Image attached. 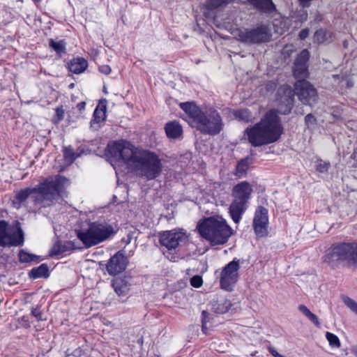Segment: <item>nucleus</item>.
Listing matches in <instances>:
<instances>
[{
    "instance_id": "obj_18",
    "label": "nucleus",
    "mask_w": 357,
    "mask_h": 357,
    "mask_svg": "<svg viewBox=\"0 0 357 357\" xmlns=\"http://www.w3.org/2000/svg\"><path fill=\"white\" fill-rule=\"evenodd\" d=\"M88 67L87 61L82 57L74 58L68 63L69 70L75 74H80Z\"/></svg>"
},
{
    "instance_id": "obj_45",
    "label": "nucleus",
    "mask_w": 357,
    "mask_h": 357,
    "mask_svg": "<svg viewBox=\"0 0 357 357\" xmlns=\"http://www.w3.org/2000/svg\"><path fill=\"white\" fill-rule=\"evenodd\" d=\"M269 351L270 353L275 357H284L283 356H282L281 354H280L275 349L273 348H270L269 349Z\"/></svg>"
},
{
    "instance_id": "obj_17",
    "label": "nucleus",
    "mask_w": 357,
    "mask_h": 357,
    "mask_svg": "<svg viewBox=\"0 0 357 357\" xmlns=\"http://www.w3.org/2000/svg\"><path fill=\"white\" fill-rule=\"evenodd\" d=\"M211 310L215 313L223 314L229 311L231 303L227 298L222 296H215L210 302Z\"/></svg>"
},
{
    "instance_id": "obj_33",
    "label": "nucleus",
    "mask_w": 357,
    "mask_h": 357,
    "mask_svg": "<svg viewBox=\"0 0 357 357\" xmlns=\"http://www.w3.org/2000/svg\"><path fill=\"white\" fill-rule=\"evenodd\" d=\"M331 167V164L328 162L318 160L316 162V169L321 173H326L328 172Z\"/></svg>"
},
{
    "instance_id": "obj_5",
    "label": "nucleus",
    "mask_w": 357,
    "mask_h": 357,
    "mask_svg": "<svg viewBox=\"0 0 357 357\" xmlns=\"http://www.w3.org/2000/svg\"><path fill=\"white\" fill-rule=\"evenodd\" d=\"M200 235L212 245L226 243L232 234L231 228L222 218H209L198 225Z\"/></svg>"
},
{
    "instance_id": "obj_3",
    "label": "nucleus",
    "mask_w": 357,
    "mask_h": 357,
    "mask_svg": "<svg viewBox=\"0 0 357 357\" xmlns=\"http://www.w3.org/2000/svg\"><path fill=\"white\" fill-rule=\"evenodd\" d=\"M66 182L67 180L61 176L54 178H48L34 188L20 190L17 192L15 199L22 203L30 197L35 205L48 207L63 196V187Z\"/></svg>"
},
{
    "instance_id": "obj_23",
    "label": "nucleus",
    "mask_w": 357,
    "mask_h": 357,
    "mask_svg": "<svg viewBox=\"0 0 357 357\" xmlns=\"http://www.w3.org/2000/svg\"><path fill=\"white\" fill-rule=\"evenodd\" d=\"M49 268L47 264H42L39 266L33 268L30 272V277L36 279L39 278H47Z\"/></svg>"
},
{
    "instance_id": "obj_19",
    "label": "nucleus",
    "mask_w": 357,
    "mask_h": 357,
    "mask_svg": "<svg viewBox=\"0 0 357 357\" xmlns=\"http://www.w3.org/2000/svg\"><path fill=\"white\" fill-rule=\"evenodd\" d=\"M251 3L258 10L271 13L275 10L272 0H250Z\"/></svg>"
},
{
    "instance_id": "obj_26",
    "label": "nucleus",
    "mask_w": 357,
    "mask_h": 357,
    "mask_svg": "<svg viewBox=\"0 0 357 357\" xmlns=\"http://www.w3.org/2000/svg\"><path fill=\"white\" fill-rule=\"evenodd\" d=\"M81 154L82 151L75 152L70 146L66 147L63 150L65 160L70 163H72L76 158L79 157Z\"/></svg>"
},
{
    "instance_id": "obj_49",
    "label": "nucleus",
    "mask_w": 357,
    "mask_h": 357,
    "mask_svg": "<svg viewBox=\"0 0 357 357\" xmlns=\"http://www.w3.org/2000/svg\"><path fill=\"white\" fill-rule=\"evenodd\" d=\"M342 85H344V83H347V87H350L352 86V83H350L348 80L347 79H342Z\"/></svg>"
},
{
    "instance_id": "obj_39",
    "label": "nucleus",
    "mask_w": 357,
    "mask_h": 357,
    "mask_svg": "<svg viewBox=\"0 0 357 357\" xmlns=\"http://www.w3.org/2000/svg\"><path fill=\"white\" fill-rule=\"evenodd\" d=\"M307 318L317 327H319L320 322L317 316L312 312L307 317Z\"/></svg>"
},
{
    "instance_id": "obj_20",
    "label": "nucleus",
    "mask_w": 357,
    "mask_h": 357,
    "mask_svg": "<svg viewBox=\"0 0 357 357\" xmlns=\"http://www.w3.org/2000/svg\"><path fill=\"white\" fill-rule=\"evenodd\" d=\"M332 38V33L324 29H318L314 34L313 41L318 44L329 42Z\"/></svg>"
},
{
    "instance_id": "obj_9",
    "label": "nucleus",
    "mask_w": 357,
    "mask_h": 357,
    "mask_svg": "<svg viewBox=\"0 0 357 357\" xmlns=\"http://www.w3.org/2000/svg\"><path fill=\"white\" fill-rule=\"evenodd\" d=\"M24 242V232L18 221L9 225L6 220H0L1 247H20L23 245Z\"/></svg>"
},
{
    "instance_id": "obj_15",
    "label": "nucleus",
    "mask_w": 357,
    "mask_h": 357,
    "mask_svg": "<svg viewBox=\"0 0 357 357\" xmlns=\"http://www.w3.org/2000/svg\"><path fill=\"white\" fill-rule=\"evenodd\" d=\"M128 261L121 251H119L111 257L107 264V270L110 275H115L122 273L126 268Z\"/></svg>"
},
{
    "instance_id": "obj_34",
    "label": "nucleus",
    "mask_w": 357,
    "mask_h": 357,
    "mask_svg": "<svg viewBox=\"0 0 357 357\" xmlns=\"http://www.w3.org/2000/svg\"><path fill=\"white\" fill-rule=\"evenodd\" d=\"M305 123L308 129L314 130L317 125V119L312 114H309L305 118Z\"/></svg>"
},
{
    "instance_id": "obj_52",
    "label": "nucleus",
    "mask_w": 357,
    "mask_h": 357,
    "mask_svg": "<svg viewBox=\"0 0 357 357\" xmlns=\"http://www.w3.org/2000/svg\"><path fill=\"white\" fill-rule=\"evenodd\" d=\"M333 116L336 119H340V114H335L334 113V112H333Z\"/></svg>"
},
{
    "instance_id": "obj_14",
    "label": "nucleus",
    "mask_w": 357,
    "mask_h": 357,
    "mask_svg": "<svg viewBox=\"0 0 357 357\" xmlns=\"http://www.w3.org/2000/svg\"><path fill=\"white\" fill-rule=\"evenodd\" d=\"M268 210L259 206L255 211L253 218V229L258 237H264L268 235Z\"/></svg>"
},
{
    "instance_id": "obj_27",
    "label": "nucleus",
    "mask_w": 357,
    "mask_h": 357,
    "mask_svg": "<svg viewBox=\"0 0 357 357\" xmlns=\"http://www.w3.org/2000/svg\"><path fill=\"white\" fill-rule=\"evenodd\" d=\"M40 257L28 253L24 250H20L19 252V260L22 263L38 261Z\"/></svg>"
},
{
    "instance_id": "obj_30",
    "label": "nucleus",
    "mask_w": 357,
    "mask_h": 357,
    "mask_svg": "<svg viewBox=\"0 0 357 357\" xmlns=\"http://www.w3.org/2000/svg\"><path fill=\"white\" fill-rule=\"evenodd\" d=\"M248 169V160H241L236 167V175L238 177L243 176L244 174H246L247 171Z\"/></svg>"
},
{
    "instance_id": "obj_32",
    "label": "nucleus",
    "mask_w": 357,
    "mask_h": 357,
    "mask_svg": "<svg viewBox=\"0 0 357 357\" xmlns=\"http://www.w3.org/2000/svg\"><path fill=\"white\" fill-rule=\"evenodd\" d=\"M66 251L65 246H63L60 241H56L50 251V256H56L63 254Z\"/></svg>"
},
{
    "instance_id": "obj_13",
    "label": "nucleus",
    "mask_w": 357,
    "mask_h": 357,
    "mask_svg": "<svg viewBox=\"0 0 357 357\" xmlns=\"http://www.w3.org/2000/svg\"><path fill=\"white\" fill-rule=\"evenodd\" d=\"M296 93L305 105H311L316 101L317 91L314 86L305 79H299L295 84Z\"/></svg>"
},
{
    "instance_id": "obj_35",
    "label": "nucleus",
    "mask_w": 357,
    "mask_h": 357,
    "mask_svg": "<svg viewBox=\"0 0 357 357\" xmlns=\"http://www.w3.org/2000/svg\"><path fill=\"white\" fill-rule=\"evenodd\" d=\"M231 0H209L207 2V7L208 9H215L222 6V4L227 3Z\"/></svg>"
},
{
    "instance_id": "obj_11",
    "label": "nucleus",
    "mask_w": 357,
    "mask_h": 357,
    "mask_svg": "<svg viewBox=\"0 0 357 357\" xmlns=\"http://www.w3.org/2000/svg\"><path fill=\"white\" fill-rule=\"evenodd\" d=\"M239 261L234 259L225 265L219 274L221 289L231 291L238 279Z\"/></svg>"
},
{
    "instance_id": "obj_36",
    "label": "nucleus",
    "mask_w": 357,
    "mask_h": 357,
    "mask_svg": "<svg viewBox=\"0 0 357 357\" xmlns=\"http://www.w3.org/2000/svg\"><path fill=\"white\" fill-rule=\"evenodd\" d=\"M190 282V284L195 288H199L203 284L202 278L199 275L193 276L191 278Z\"/></svg>"
},
{
    "instance_id": "obj_51",
    "label": "nucleus",
    "mask_w": 357,
    "mask_h": 357,
    "mask_svg": "<svg viewBox=\"0 0 357 357\" xmlns=\"http://www.w3.org/2000/svg\"><path fill=\"white\" fill-rule=\"evenodd\" d=\"M348 45H349V43H348V41L347 40H344L343 42V46L344 48H347L348 47Z\"/></svg>"
},
{
    "instance_id": "obj_1",
    "label": "nucleus",
    "mask_w": 357,
    "mask_h": 357,
    "mask_svg": "<svg viewBox=\"0 0 357 357\" xmlns=\"http://www.w3.org/2000/svg\"><path fill=\"white\" fill-rule=\"evenodd\" d=\"M295 92L289 85H283L278 90L277 110L268 111L259 123L245 130L249 142L259 146L276 142L282 132V127L278 114H287L292 109Z\"/></svg>"
},
{
    "instance_id": "obj_4",
    "label": "nucleus",
    "mask_w": 357,
    "mask_h": 357,
    "mask_svg": "<svg viewBox=\"0 0 357 357\" xmlns=\"http://www.w3.org/2000/svg\"><path fill=\"white\" fill-rule=\"evenodd\" d=\"M180 107L188 114L191 126L202 132L215 135L222 130V121L215 109L211 107L203 111L192 102L180 103Z\"/></svg>"
},
{
    "instance_id": "obj_50",
    "label": "nucleus",
    "mask_w": 357,
    "mask_h": 357,
    "mask_svg": "<svg viewBox=\"0 0 357 357\" xmlns=\"http://www.w3.org/2000/svg\"><path fill=\"white\" fill-rule=\"evenodd\" d=\"M351 352L354 354V355L357 357V347H354L351 349Z\"/></svg>"
},
{
    "instance_id": "obj_38",
    "label": "nucleus",
    "mask_w": 357,
    "mask_h": 357,
    "mask_svg": "<svg viewBox=\"0 0 357 357\" xmlns=\"http://www.w3.org/2000/svg\"><path fill=\"white\" fill-rule=\"evenodd\" d=\"M64 109H63V107H58L56 109V116L57 118L58 121H61L64 118Z\"/></svg>"
},
{
    "instance_id": "obj_43",
    "label": "nucleus",
    "mask_w": 357,
    "mask_h": 357,
    "mask_svg": "<svg viewBox=\"0 0 357 357\" xmlns=\"http://www.w3.org/2000/svg\"><path fill=\"white\" fill-rule=\"evenodd\" d=\"M207 316H208V312L206 311H203L202 312V330L203 331H204L206 328Z\"/></svg>"
},
{
    "instance_id": "obj_37",
    "label": "nucleus",
    "mask_w": 357,
    "mask_h": 357,
    "mask_svg": "<svg viewBox=\"0 0 357 357\" xmlns=\"http://www.w3.org/2000/svg\"><path fill=\"white\" fill-rule=\"evenodd\" d=\"M31 313L38 321H43L46 319L45 318L43 317V313L38 308H33L31 311Z\"/></svg>"
},
{
    "instance_id": "obj_53",
    "label": "nucleus",
    "mask_w": 357,
    "mask_h": 357,
    "mask_svg": "<svg viewBox=\"0 0 357 357\" xmlns=\"http://www.w3.org/2000/svg\"><path fill=\"white\" fill-rule=\"evenodd\" d=\"M270 86H271V89L275 88V83H271V84H270Z\"/></svg>"
},
{
    "instance_id": "obj_46",
    "label": "nucleus",
    "mask_w": 357,
    "mask_h": 357,
    "mask_svg": "<svg viewBox=\"0 0 357 357\" xmlns=\"http://www.w3.org/2000/svg\"><path fill=\"white\" fill-rule=\"evenodd\" d=\"M86 103L85 102H81L77 105V108L78 110L82 112L83 110L85 109Z\"/></svg>"
},
{
    "instance_id": "obj_41",
    "label": "nucleus",
    "mask_w": 357,
    "mask_h": 357,
    "mask_svg": "<svg viewBox=\"0 0 357 357\" xmlns=\"http://www.w3.org/2000/svg\"><path fill=\"white\" fill-rule=\"evenodd\" d=\"M298 310L307 317L312 313L310 310L304 305H299Z\"/></svg>"
},
{
    "instance_id": "obj_12",
    "label": "nucleus",
    "mask_w": 357,
    "mask_h": 357,
    "mask_svg": "<svg viewBox=\"0 0 357 357\" xmlns=\"http://www.w3.org/2000/svg\"><path fill=\"white\" fill-rule=\"evenodd\" d=\"M236 38L245 43H259L267 41L271 34L264 25L252 29H239L236 33Z\"/></svg>"
},
{
    "instance_id": "obj_16",
    "label": "nucleus",
    "mask_w": 357,
    "mask_h": 357,
    "mask_svg": "<svg viewBox=\"0 0 357 357\" xmlns=\"http://www.w3.org/2000/svg\"><path fill=\"white\" fill-rule=\"evenodd\" d=\"M310 58V53L307 50H303L296 59L293 69L294 75L297 78H304L307 76V63Z\"/></svg>"
},
{
    "instance_id": "obj_24",
    "label": "nucleus",
    "mask_w": 357,
    "mask_h": 357,
    "mask_svg": "<svg viewBox=\"0 0 357 357\" xmlns=\"http://www.w3.org/2000/svg\"><path fill=\"white\" fill-rule=\"evenodd\" d=\"M105 119V109H100L98 107L96 108L93 112V119L91 121V126L97 129L99 123L102 122Z\"/></svg>"
},
{
    "instance_id": "obj_2",
    "label": "nucleus",
    "mask_w": 357,
    "mask_h": 357,
    "mask_svg": "<svg viewBox=\"0 0 357 357\" xmlns=\"http://www.w3.org/2000/svg\"><path fill=\"white\" fill-rule=\"evenodd\" d=\"M106 152L112 161L123 162L128 168L147 180L154 179L161 173V162L155 154L137 149L126 140L109 142Z\"/></svg>"
},
{
    "instance_id": "obj_40",
    "label": "nucleus",
    "mask_w": 357,
    "mask_h": 357,
    "mask_svg": "<svg viewBox=\"0 0 357 357\" xmlns=\"http://www.w3.org/2000/svg\"><path fill=\"white\" fill-rule=\"evenodd\" d=\"M99 70L102 74L109 75L111 73L112 69L108 65H102L99 67Z\"/></svg>"
},
{
    "instance_id": "obj_47",
    "label": "nucleus",
    "mask_w": 357,
    "mask_h": 357,
    "mask_svg": "<svg viewBox=\"0 0 357 357\" xmlns=\"http://www.w3.org/2000/svg\"><path fill=\"white\" fill-rule=\"evenodd\" d=\"M307 13L305 10H303L302 13L301 14V20L302 22L307 20Z\"/></svg>"
},
{
    "instance_id": "obj_10",
    "label": "nucleus",
    "mask_w": 357,
    "mask_h": 357,
    "mask_svg": "<svg viewBox=\"0 0 357 357\" xmlns=\"http://www.w3.org/2000/svg\"><path fill=\"white\" fill-rule=\"evenodd\" d=\"M159 241L165 248L163 255L169 261L176 262L178 260V232L174 230L160 233Z\"/></svg>"
},
{
    "instance_id": "obj_8",
    "label": "nucleus",
    "mask_w": 357,
    "mask_h": 357,
    "mask_svg": "<svg viewBox=\"0 0 357 357\" xmlns=\"http://www.w3.org/2000/svg\"><path fill=\"white\" fill-rule=\"evenodd\" d=\"M324 262L335 266L339 261L357 265V243H343L333 245L324 257Z\"/></svg>"
},
{
    "instance_id": "obj_44",
    "label": "nucleus",
    "mask_w": 357,
    "mask_h": 357,
    "mask_svg": "<svg viewBox=\"0 0 357 357\" xmlns=\"http://www.w3.org/2000/svg\"><path fill=\"white\" fill-rule=\"evenodd\" d=\"M179 234H180V242L182 241L183 240L188 239V236H187L185 231H183V229H180Z\"/></svg>"
},
{
    "instance_id": "obj_22",
    "label": "nucleus",
    "mask_w": 357,
    "mask_h": 357,
    "mask_svg": "<svg viewBox=\"0 0 357 357\" xmlns=\"http://www.w3.org/2000/svg\"><path fill=\"white\" fill-rule=\"evenodd\" d=\"M168 138L176 139L178 137V122L176 121L168 122L165 127Z\"/></svg>"
},
{
    "instance_id": "obj_6",
    "label": "nucleus",
    "mask_w": 357,
    "mask_h": 357,
    "mask_svg": "<svg viewBox=\"0 0 357 357\" xmlns=\"http://www.w3.org/2000/svg\"><path fill=\"white\" fill-rule=\"evenodd\" d=\"M112 233L113 228L107 223L93 222L86 228L78 230L77 236L86 248H91L106 241Z\"/></svg>"
},
{
    "instance_id": "obj_29",
    "label": "nucleus",
    "mask_w": 357,
    "mask_h": 357,
    "mask_svg": "<svg viewBox=\"0 0 357 357\" xmlns=\"http://www.w3.org/2000/svg\"><path fill=\"white\" fill-rule=\"evenodd\" d=\"M326 338L328 340L329 344L333 348H340L341 346V343L340 341V339L338 337L331 333V332H326Z\"/></svg>"
},
{
    "instance_id": "obj_48",
    "label": "nucleus",
    "mask_w": 357,
    "mask_h": 357,
    "mask_svg": "<svg viewBox=\"0 0 357 357\" xmlns=\"http://www.w3.org/2000/svg\"><path fill=\"white\" fill-rule=\"evenodd\" d=\"M303 7L307 6L308 3L310 0H299Z\"/></svg>"
},
{
    "instance_id": "obj_31",
    "label": "nucleus",
    "mask_w": 357,
    "mask_h": 357,
    "mask_svg": "<svg viewBox=\"0 0 357 357\" xmlns=\"http://www.w3.org/2000/svg\"><path fill=\"white\" fill-rule=\"evenodd\" d=\"M234 116L242 121H249L252 119V115L248 109L238 110L234 112Z\"/></svg>"
},
{
    "instance_id": "obj_25",
    "label": "nucleus",
    "mask_w": 357,
    "mask_h": 357,
    "mask_svg": "<svg viewBox=\"0 0 357 357\" xmlns=\"http://www.w3.org/2000/svg\"><path fill=\"white\" fill-rule=\"evenodd\" d=\"M50 47L56 52V54L61 56L66 51V43L63 40L55 41L54 39L49 40Z\"/></svg>"
},
{
    "instance_id": "obj_28",
    "label": "nucleus",
    "mask_w": 357,
    "mask_h": 357,
    "mask_svg": "<svg viewBox=\"0 0 357 357\" xmlns=\"http://www.w3.org/2000/svg\"><path fill=\"white\" fill-rule=\"evenodd\" d=\"M342 300L345 304V305L354 314L357 315V302L355 301L351 298L343 295L342 296Z\"/></svg>"
},
{
    "instance_id": "obj_7",
    "label": "nucleus",
    "mask_w": 357,
    "mask_h": 357,
    "mask_svg": "<svg viewBox=\"0 0 357 357\" xmlns=\"http://www.w3.org/2000/svg\"><path fill=\"white\" fill-rule=\"evenodd\" d=\"M252 188L246 181L236 185L232 190L233 201L229 206V215L232 220L238 224L247 208V203L250 197Z\"/></svg>"
},
{
    "instance_id": "obj_42",
    "label": "nucleus",
    "mask_w": 357,
    "mask_h": 357,
    "mask_svg": "<svg viewBox=\"0 0 357 357\" xmlns=\"http://www.w3.org/2000/svg\"><path fill=\"white\" fill-rule=\"evenodd\" d=\"M309 32L310 31L308 29H303L299 33L300 38L301 40L305 39L309 36Z\"/></svg>"
},
{
    "instance_id": "obj_21",
    "label": "nucleus",
    "mask_w": 357,
    "mask_h": 357,
    "mask_svg": "<svg viewBox=\"0 0 357 357\" xmlns=\"http://www.w3.org/2000/svg\"><path fill=\"white\" fill-rule=\"evenodd\" d=\"M113 287L119 296H125L129 291V286L126 281L121 278H116L113 281Z\"/></svg>"
}]
</instances>
